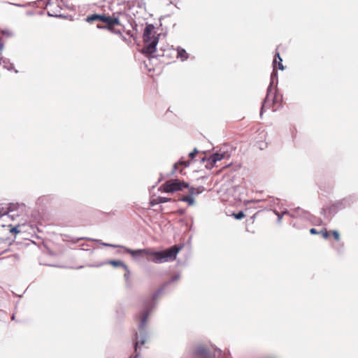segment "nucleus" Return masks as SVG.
I'll list each match as a JSON object with an SVG mask.
<instances>
[{
	"label": "nucleus",
	"mask_w": 358,
	"mask_h": 358,
	"mask_svg": "<svg viewBox=\"0 0 358 358\" xmlns=\"http://www.w3.org/2000/svg\"><path fill=\"white\" fill-rule=\"evenodd\" d=\"M18 227L19 226H16V227H12L10 229V231L14 234H17L18 233H20V230H18Z\"/></svg>",
	"instance_id": "nucleus-25"
},
{
	"label": "nucleus",
	"mask_w": 358,
	"mask_h": 358,
	"mask_svg": "<svg viewBox=\"0 0 358 358\" xmlns=\"http://www.w3.org/2000/svg\"><path fill=\"white\" fill-rule=\"evenodd\" d=\"M118 4H122L124 6V9H127L128 10H131L132 7H134L136 4H139L138 2L134 0H127L123 1L122 3H119Z\"/></svg>",
	"instance_id": "nucleus-15"
},
{
	"label": "nucleus",
	"mask_w": 358,
	"mask_h": 358,
	"mask_svg": "<svg viewBox=\"0 0 358 358\" xmlns=\"http://www.w3.org/2000/svg\"><path fill=\"white\" fill-rule=\"evenodd\" d=\"M194 355L201 358H213L214 355L212 354L210 350L203 346L196 347L193 352Z\"/></svg>",
	"instance_id": "nucleus-9"
},
{
	"label": "nucleus",
	"mask_w": 358,
	"mask_h": 358,
	"mask_svg": "<svg viewBox=\"0 0 358 358\" xmlns=\"http://www.w3.org/2000/svg\"><path fill=\"white\" fill-rule=\"evenodd\" d=\"M332 234H333V236L334 238L336 240V241H339L340 239V235H339V233L336 231V230H334L332 231Z\"/></svg>",
	"instance_id": "nucleus-26"
},
{
	"label": "nucleus",
	"mask_w": 358,
	"mask_h": 358,
	"mask_svg": "<svg viewBox=\"0 0 358 358\" xmlns=\"http://www.w3.org/2000/svg\"><path fill=\"white\" fill-rule=\"evenodd\" d=\"M229 156L225 152H215L212 154L209 158H208V164L206 165V169L213 168L217 162L222 160L226 157Z\"/></svg>",
	"instance_id": "nucleus-8"
},
{
	"label": "nucleus",
	"mask_w": 358,
	"mask_h": 358,
	"mask_svg": "<svg viewBox=\"0 0 358 358\" xmlns=\"http://www.w3.org/2000/svg\"><path fill=\"white\" fill-rule=\"evenodd\" d=\"M306 213H307L305 212L304 210H303L301 208H297L292 213H290L287 210H285L282 212L281 215H282V216L285 215H289L292 217H296L298 216H302V215L306 217L305 214H306Z\"/></svg>",
	"instance_id": "nucleus-12"
},
{
	"label": "nucleus",
	"mask_w": 358,
	"mask_h": 358,
	"mask_svg": "<svg viewBox=\"0 0 358 358\" xmlns=\"http://www.w3.org/2000/svg\"><path fill=\"white\" fill-rule=\"evenodd\" d=\"M154 29L155 27L152 24H146L143 35L144 43H148L152 40L153 36H152V34L154 31Z\"/></svg>",
	"instance_id": "nucleus-10"
},
{
	"label": "nucleus",
	"mask_w": 358,
	"mask_h": 358,
	"mask_svg": "<svg viewBox=\"0 0 358 358\" xmlns=\"http://www.w3.org/2000/svg\"><path fill=\"white\" fill-rule=\"evenodd\" d=\"M171 201H172V199L168 198V197H164V196H158L156 199L157 203H164L169 202Z\"/></svg>",
	"instance_id": "nucleus-19"
},
{
	"label": "nucleus",
	"mask_w": 358,
	"mask_h": 358,
	"mask_svg": "<svg viewBox=\"0 0 358 358\" xmlns=\"http://www.w3.org/2000/svg\"><path fill=\"white\" fill-rule=\"evenodd\" d=\"M310 233L311 234H317L320 232H318L315 228H312V229H310Z\"/></svg>",
	"instance_id": "nucleus-32"
},
{
	"label": "nucleus",
	"mask_w": 358,
	"mask_h": 358,
	"mask_svg": "<svg viewBox=\"0 0 358 358\" xmlns=\"http://www.w3.org/2000/svg\"><path fill=\"white\" fill-rule=\"evenodd\" d=\"M273 213L277 216L278 219H277V222L278 223H280L281 222V220H282V215H281V213H280L278 210H273Z\"/></svg>",
	"instance_id": "nucleus-23"
},
{
	"label": "nucleus",
	"mask_w": 358,
	"mask_h": 358,
	"mask_svg": "<svg viewBox=\"0 0 358 358\" xmlns=\"http://www.w3.org/2000/svg\"><path fill=\"white\" fill-rule=\"evenodd\" d=\"M277 58L279 59L278 69L280 70L284 69V66L282 64V59L280 56V54H279V52H276L274 59L273 61V70L271 74V82L267 88L266 96L262 102V108H261V111H260L261 116L263 114V111H264L266 104L268 101H270V100H271L273 102L277 101V100H276L277 96H276L275 92H274L273 96H272V86L274 85L275 81H276V82L278 81V72H277V71L275 70V64L277 62Z\"/></svg>",
	"instance_id": "nucleus-3"
},
{
	"label": "nucleus",
	"mask_w": 358,
	"mask_h": 358,
	"mask_svg": "<svg viewBox=\"0 0 358 358\" xmlns=\"http://www.w3.org/2000/svg\"><path fill=\"white\" fill-rule=\"evenodd\" d=\"M187 187H189L187 182L180 181L178 179H171L164 183L160 187V189L166 193H173L175 192L181 191Z\"/></svg>",
	"instance_id": "nucleus-4"
},
{
	"label": "nucleus",
	"mask_w": 358,
	"mask_h": 358,
	"mask_svg": "<svg viewBox=\"0 0 358 358\" xmlns=\"http://www.w3.org/2000/svg\"><path fill=\"white\" fill-rule=\"evenodd\" d=\"M180 279V274L173 276L170 280L166 282L163 287L158 289L153 294L147 298L143 303L142 309L134 315V321L137 329L133 334L134 349L137 351L139 345H143L148 337V320L150 313L157 307V299L166 287Z\"/></svg>",
	"instance_id": "nucleus-1"
},
{
	"label": "nucleus",
	"mask_w": 358,
	"mask_h": 358,
	"mask_svg": "<svg viewBox=\"0 0 358 358\" xmlns=\"http://www.w3.org/2000/svg\"><path fill=\"white\" fill-rule=\"evenodd\" d=\"M120 13H113L111 16H106L104 15V17H103L102 22L105 24V26H102L100 24H97L96 27L97 29H107L110 30V31H113L114 33H117L116 31H113V28L116 25H120V22L119 19V15ZM117 33H120V31H118Z\"/></svg>",
	"instance_id": "nucleus-5"
},
{
	"label": "nucleus",
	"mask_w": 358,
	"mask_h": 358,
	"mask_svg": "<svg viewBox=\"0 0 358 358\" xmlns=\"http://www.w3.org/2000/svg\"><path fill=\"white\" fill-rule=\"evenodd\" d=\"M123 268L125 271L124 278L125 280H128L129 278V276H130V271L129 269V267L126 265Z\"/></svg>",
	"instance_id": "nucleus-22"
},
{
	"label": "nucleus",
	"mask_w": 358,
	"mask_h": 358,
	"mask_svg": "<svg viewBox=\"0 0 358 358\" xmlns=\"http://www.w3.org/2000/svg\"><path fill=\"white\" fill-rule=\"evenodd\" d=\"M109 263L110 264L113 265L115 267L121 266L124 268L126 266V264L120 260H111L110 261Z\"/></svg>",
	"instance_id": "nucleus-18"
},
{
	"label": "nucleus",
	"mask_w": 358,
	"mask_h": 358,
	"mask_svg": "<svg viewBox=\"0 0 358 358\" xmlns=\"http://www.w3.org/2000/svg\"><path fill=\"white\" fill-rule=\"evenodd\" d=\"M178 164H180V165H183L185 167H188L189 166V162H185V161H182V160H180L178 162V163H177Z\"/></svg>",
	"instance_id": "nucleus-28"
},
{
	"label": "nucleus",
	"mask_w": 358,
	"mask_h": 358,
	"mask_svg": "<svg viewBox=\"0 0 358 358\" xmlns=\"http://www.w3.org/2000/svg\"><path fill=\"white\" fill-rule=\"evenodd\" d=\"M357 200V196L356 195L352 194L341 200H338L334 203L339 210H342L343 208L350 206L352 203L356 202Z\"/></svg>",
	"instance_id": "nucleus-7"
},
{
	"label": "nucleus",
	"mask_w": 358,
	"mask_h": 358,
	"mask_svg": "<svg viewBox=\"0 0 358 358\" xmlns=\"http://www.w3.org/2000/svg\"><path fill=\"white\" fill-rule=\"evenodd\" d=\"M178 170V164H174L173 165V170L171 171V175H173L175 173L176 171H177Z\"/></svg>",
	"instance_id": "nucleus-31"
},
{
	"label": "nucleus",
	"mask_w": 358,
	"mask_h": 358,
	"mask_svg": "<svg viewBox=\"0 0 358 358\" xmlns=\"http://www.w3.org/2000/svg\"><path fill=\"white\" fill-rule=\"evenodd\" d=\"M103 17H104V15L94 13V14L87 16L86 18V21L88 22H94L96 20H100L101 22H102Z\"/></svg>",
	"instance_id": "nucleus-16"
},
{
	"label": "nucleus",
	"mask_w": 358,
	"mask_h": 358,
	"mask_svg": "<svg viewBox=\"0 0 358 358\" xmlns=\"http://www.w3.org/2000/svg\"><path fill=\"white\" fill-rule=\"evenodd\" d=\"M48 15L49 16H55V17L61 16L60 15H54V14H52V13H50L49 11H48Z\"/></svg>",
	"instance_id": "nucleus-33"
},
{
	"label": "nucleus",
	"mask_w": 358,
	"mask_h": 358,
	"mask_svg": "<svg viewBox=\"0 0 358 358\" xmlns=\"http://www.w3.org/2000/svg\"><path fill=\"white\" fill-rule=\"evenodd\" d=\"M206 160H207V161H208V159H207L206 157H203V158H201V162H205Z\"/></svg>",
	"instance_id": "nucleus-34"
},
{
	"label": "nucleus",
	"mask_w": 358,
	"mask_h": 358,
	"mask_svg": "<svg viewBox=\"0 0 358 358\" xmlns=\"http://www.w3.org/2000/svg\"><path fill=\"white\" fill-rule=\"evenodd\" d=\"M338 210H340L335 203L331 204L328 208H322L321 214L324 215V217H331L334 215Z\"/></svg>",
	"instance_id": "nucleus-11"
},
{
	"label": "nucleus",
	"mask_w": 358,
	"mask_h": 358,
	"mask_svg": "<svg viewBox=\"0 0 358 358\" xmlns=\"http://www.w3.org/2000/svg\"><path fill=\"white\" fill-rule=\"evenodd\" d=\"M57 2H58V0H46V3H45L46 8L48 7V6H50L52 4L57 3Z\"/></svg>",
	"instance_id": "nucleus-27"
},
{
	"label": "nucleus",
	"mask_w": 358,
	"mask_h": 358,
	"mask_svg": "<svg viewBox=\"0 0 358 358\" xmlns=\"http://www.w3.org/2000/svg\"><path fill=\"white\" fill-rule=\"evenodd\" d=\"M101 244L106 247L124 248L125 252L131 255L133 257L142 255L148 256L149 258L148 259L155 264H162L165 262H173L176 259L177 255L183 248L182 245H174L165 250L155 251L150 248L131 250L130 248L119 245L106 243H101Z\"/></svg>",
	"instance_id": "nucleus-2"
},
{
	"label": "nucleus",
	"mask_w": 358,
	"mask_h": 358,
	"mask_svg": "<svg viewBox=\"0 0 358 358\" xmlns=\"http://www.w3.org/2000/svg\"><path fill=\"white\" fill-rule=\"evenodd\" d=\"M159 38L157 36H153L152 40L145 43L146 45L141 50V52L147 57L151 55L156 50V47L158 43Z\"/></svg>",
	"instance_id": "nucleus-6"
},
{
	"label": "nucleus",
	"mask_w": 358,
	"mask_h": 358,
	"mask_svg": "<svg viewBox=\"0 0 358 358\" xmlns=\"http://www.w3.org/2000/svg\"><path fill=\"white\" fill-rule=\"evenodd\" d=\"M191 194L189 195L185 196L180 199V201L186 202L188 203L189 206H192L194 203V199Z\"/></svg>",
	"instance_id": "nucleus-17"
},
{
	"label": "nucleus",
	"mask_w": 358,
	"mask_h": 358,
	"mask_svg": "<svg viewBox=\"0 0 358 358\" xmlns=\"http://www.w3.org/2000/svg\"><path fill=\"white\" fill-rule=\"evenodd\" d=\"M187 188L189 189V194H191L192 196H198L205 190V188L203 186H199L196 188L189 186V187Z\"/></svg>",
	"instance_id": "nucleus-14"
},
{
	"label": "nucleus",
	"mask_w": 358,
	"mask_h": 358,
	"mask_svg": "<svg viewBox=\"0 0 358 358\" xmlns=\"http://www.w3.org/2000/svg\"><path fill=\"white\" fill-rule=\"evenodd\" d=\"M89 240V241H96V242H99V240H96V239H93V238H86V237H80V238H72V241L73 243H76L80 240Z\"/></svg>",
	"instance_id": "nucleus-20"
},
{
	"label": "nucleus",
	"mask_w": 358,
	"mask_h": 358,
	"mask_svg": "<svg viewBox=\"0 0 358 358\" xmlns=\"http://www.w3.org/2000/svg\"><path fill=\"white\" fill-rule=\"evenodd\" d=\"M320 233L322 234V236L324 238H327L329 237V233L326 229L324 231H321Z\"/></svg>",
	"instance_id": "nucleus-29"
},
{
	"label": "nucleus",
	"mask_w": 358,
	"mask_h": 358,
	"mask_svg": "<svg viewBox=\"0 0 358 358\" xmlns=\"http://www.w3.org/2000/svg\"><path fill=\"white\" fill-rule=\"evenodd\" d=\"M197 153H198L197 149L194 148V150L189 154V157L192 160V159H194V158L195 157V156Z\"/></svg>",
	"instance_id": "nucleus-24"
},
{
	"label": "nucleus",
	"mask_w": 358,
	"mask_h": 358,
	"mask_svg": "<svg viewBox=\"0 0 358 358\" xmlns=\"http://www.w3.org/2000/svg\"><path fill=\"white\" fill-rule=\"evenodd\" d=\"M233 215L236 220H241L245 217V214L243 211H239L237 213H234Z\"/></svg>",
	"instance_id": "nucleus-21"
},
{
	"label": "nucleus",
	"mask_w": 358,
	"mask_h": 358,
	"mask_svg": "<svg viewBox=\"0 0 358 358\" xmlns=\"http://www.w3.org/2000/svg\"><path fill=\"white\" fill-rule=\"evenodd\" d=\"M3 48H4V42L3 41L2 38H0V55L2 52Z\"/></svg>",
	"instance_id": "nucleus-30"
},
{
	"label": "nucleus",
	"mask_w": 358,
	"mask_h": 358,
	"mask_svg": "<svg viewBox=\"0 0 358 358\" xmlns=\"http://www.w3.org/2000/svg\"><path fill=\"white\" fill-rule=\"evenodd\" d=\"M189 57L188 53L186 50L180 47H178L177 49V57L180 59L182 62L187 59Z\"/></svg>",
	"instance_id": "nucleus-13"
}]
</instances>
